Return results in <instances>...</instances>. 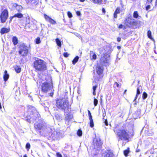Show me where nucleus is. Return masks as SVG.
<instances>
[{"label": "nucleus", "mask_w": 157, "mask_h": 157, "mask_svg": "<svg viewBox=\"0 0 157 157\" xmlns=\"http://www.w3.org/2000/svg\"><path fill=\"white\" fill-rule=\"evenodd\" d=\"M69 105V102L64 99L56 100V108L60 110L63 111L65 113H67L70 110Z\"/></svg>", "instance_id": "1"}, {"label": "nucleus", "mask_w": 157, "mask_h": 157, "mask_svg": "<svg viewBox=\"0 0 157 157\" xmlns=\"http://www.w3.org/2000/svg\"><path fill=\"white\" fill-rule=\"evenodd\" d=\"M114 131L117 136L118 141L122 140H128L129 135L126 130L124 128H116Z\"/></svg>", "instance_id": "2"}, {"label": "nucleus", "mask_w": 157, "mask_h": 157, "mask_svg": "<svg viewBox=\"0 0 157 157\" xmlns=\"http://www.w3.org/2000/svg\"><path fill=\"white\" fill-rule=\"evenodd\" d=\"M33 67L37 71H44L46 69V63L43 60L36 58L33 62Z\"/></svg>", "instance_id": "3"}, {"label": "nucleus", "mask_w": 157, "mask_h": 157, "mask_svg": "<svg viewBox=\"0 0 157 157\" xmlns=\"http://www.w3.org/2000/svg\"><path fill=\"white\" fill-rule=\"evenodd\" d=\"M28 112L31 113H32L31 117L30 118L29 120L31 118L36 120L37 118H39L40 116L39 113L35 109V107L32 106H29Z\"/></svg>", "instance_id": "4"}, {"label": "nucleus", "mask_w": 157, "mask_h": 157, "mask_svg": "<svg viewBox=\"0 0 157 157\" xmlns=\"http://www.w3.org/2000/svg\"><path fill=\"white\" fill-rule=\"evenodd\" d=\"M28 47L24 43L21 44L20 46L19 53L22 56H26L28 52Z\"/></svg>", "instance_id": "5"}, {"label": "nucleus", "mask_w": 157, "mask_h": 157, "mask_svg": "<svg viewBox=\"0 0 157 157\" xmlns=\"http://www.w3.org/2000/svg\"><path fill=\"white\" fill-rule=\"evenodd\" d=\"M109 56L107 53H105L101 55L100 59V63L102 65L107 66L109 63Z\"/></svg>", "instance_id": "6"}, {"label": "nucleus", "mask_w": 157, "mask_h": 157, "mask_svg": "<svg viewBox=\"0 0 157 157\" xmlns=\"http://www.w3.org/2000/svg\"><path fill=\"white\" fill-rule=\"evenodd\" d=\"M8 17V12L7 10H4L2 12L0 15V18L2 23H4Z\"/></svg>", "instance_id": "7"}, {"label": "nucleus", "mask_w": 157, "mask_h": 157, "mask_svg": "<svg viewBox=\"0 0 157 157\" xmlns=\"http://www.w3.org/2000/svg\"><path fill=\"white\" fill-rule=\"evenodd\" d=\"M51 84L47 82L44 83L42 86V90L45 93L47 92L51 88Z\"/></svg>", "instance_id": "8"}, {"label": "nucleus", "mask_w": 157, "mask_h": 157, "mask_svg": "<svg viewBox=\"0 0 157 157\" xmlns=\"http://www.w3.org/2000/svg\"><path fill=\"white\" fill-rule=\"evenodd\" d=\"M64 115L65 116V120L66 124H69V121L72 118L73 115L72 114H69V112L67 113H64Z\"/></svg>", "instance_id": "9"}, {"label": "nucleus", "mask_w": 157, "mask_h": 157, "mask_svg": "<svg viewBox=\"0 0 157 157\" xmlns=\"http://www.w3.org/2000/svg\"><path fill=\"white\" fill-rule=\"evenodd\" d=\"M60 134V133L59 132H57V131H54L52 132L50 137L52 138L53 140H55L56 139H58L59 138V136Z\"/></svg>", "instance_id": "10"}, {"label": "nucleus", "mask_w": 157, "mask_h": 157, "mask_svg": "<svg viewBox=\"0 0 157 157\" xmlns=\"http://www.w3.org/2000/svg\"><path fill=\"white\" fill-rule=\"evenodd\" d=\"M103 65L101 64L97 65V66L96 68V71L98 75H100L102 74L103 72Z\"/></svg>", "instance_id": "11"}, {"label": "nucleus", "mask_w": 157, "mask_h": 157, "mask_svg": "<svg viewBox=\"0 0 157 157\" xmlns=\"http://www.w3.org/2000/svg\"><path fill=\"white\" fill-rule=\"evenodd\" d=\"M129 24L130 25H135L136 22L134 21V20L132 19V17H129L126 19V23Z\"/></svg>", "instance_id": "12"}, {"label": "nucleus", "mask_w": 157, "mask_h": 157, "mask_svg": "<svg viewBox=\"0 0 157 157\" xmlns=\"http://www.w3.org/2000/svg\"><path fill=\"white\" fill-rule=\"evenodd\" d=\"M44 18L46 21L49 22L50 23L52 24H56V22L55 21L50 18L49 16L46 15L45 14H44Z\"/></svg>", "instance_id": "13"}, {"label": "nucleus", "mask_w": 157, "mask_h": 157, "mask_svg": "<svg viewBox=\"0 0 157 157\" xmlns=\"http://www.w3.org/2000/svg\"><path fill=\"white\" fill-rule=\"evenodd\" d=\"M91 1L94 3L98 5H101L106 3L105 0H91Z\"/></svg>", "instance_id": "14"}, {"label": "nucleus", "mask_w": 157, "mask_h": 157, "mask_svg": "<svg viewBox=\"0 0 157 157\" xmlns=\"http://www.w3.org/2000/svg\"><path fill=\"white\" fill-rule=\"evenodd\" d=\"M35 128L38 130H41L43 127V124L42 123H35L34 125Z\"/></svg>", "instance_id": "15"}, {"label": "nucleus", "mask_w": 157, "mask_h": 157, "mask_svg": "<svg viewBox=\"0 0 157 157\" xmlns=\"http://www.w3.org/2000/svg\"><path fill=\"white\" fill-rule=\"evenodd\" d=\"M10 30V29L9 28H3L1 29L0 33L1 34H3L9 32Z\"/></svg>", "instance_id": "16"}, {"label": "nucleus", "mask_w": 157, "mask_h": 157, "mask_svg": "<svg viewBox=\"0 0 157 157\" xmlns=\"http://www.w3.org/2000/svg\"><path fill=\"white\" fill-rule=\"evenodd\" d=\"M24 19H25V21H23V22H22V23L26 24H29L30 23V17L27 14L26 15L25 17L24 18Z\"/></svg>", "instance_id": "17"}, {"label": "nucleus", "mask_w": 157, "mask_h": 157, "mask_svg": "<svg viewBox=\"0 0 157 157\" xmlns=\"http://www.w3.org/2000/svg\"><path fill=\"white\" fill-rule=\"evenodd\" d=\"M104 157H114V155L113 153L108 151L104 153Z\"/></svg>", "instance_id": "18"}, {"label": "nucleus", "mask_w": 157, "mask_h": 157, "mask_svg": "<svg viewBox=\"0 0 157 157\" xmlns=\"http://www.w3.org/2000/svg\"><path fill=\"white\" fill-rule=\"evenodd\" d=\"M9 75L7 73V71L5 70L4 72V75L3 76V78L5 81H6L9 78Z\"/></svg>", "instance_id": "19"}, {"label": "nucleus", "mask_w": 157, "mask_h": 157, "mask_svg": "<svg viewBox=\"0 0 157 157\" xmlns=\"http://www.w3.org/2000/svg\"><path fill=\"white\" fill-rule=\"evenodd\" d=\"M16 6L17 10L18 11V12H21L23 8L21 6L15 4L14 5Z\"/></svg>", "instance_id": "20"}, {"label": "nucleus", "mask_w": 157, "mask_h": 157, "mask_svg": "<svg viewBox=\"0 0 157 157\" xmlns=\"http://www.w3.org/2000/svg\"><path fill=\"white\" fill-rule=\"evenodd\" d=\"M12 42L14 45H16L18 43V39L17 37L14 36L13 37Z\"/></svg>", "instance_id": "21"}, {"label": "nucleus", "mask_w": 157, "mask_h": 157, "mask_svg": "<svg viewBox=\"0 0 157 157\" xmlns=\"http://www.w3.org/2000/svg\"><path fill=\"white\" fill-rule=\"evenodd\" d=\"M120 12V9L119 7L117 8L114 14V17L116 18L117 17V14L119 13Z\"/></svg>", "instance_id": "22"}, {"label": "nucleus", "mask_w": 157, "mask_h": 157, "mask_svg": "<svg viewBox=\"0 0 157 157\" xmlns=\"http://www.w3.org/2000/svg\"><path fill=\"white\" fill-rule=\"evenodd\" d=\"M140 88H141V87H138L136 91V94L135 97V99L134 100V101H135L136 99L138 97V95L140 94Z\"/></svg>", "instance_id": "23"}, {"label": "nucleus", "mask_w": 157, "mask_h": 157, "mask_svg": "<svg viewBox=\"0 0 157 157\" xmlns=\"http://www.w3.org/2000/svg\"><path fill=\"white\" fill-rule=\"evenodd\" d=\"M14 17H17L18 18H21L23 17V15L20 13V12H18V13H15L14 15Z\"/></svg>", "instance_id": "24"}, {"label": "nucleus", "mask_w": 157, "mask_h": 157, "mask_svg": "<svg viewBox=\"0 0 157 157\" xmlns=\"http://www.w3.org/2000/svg\"><path fill=\"white\" fill-rule=\"evenodd\" d=\"M26 2L28 3H31L32 4L36 5L37 4V2L36 0H27Z\"/></svg>", "instance_id": "25"}, {"label": "nucleus", "mask_w": 157, "mask_h": 157, "mask_svg": "<svg viewBox=\"0 0 157 157\" xmlns=\"http://www.w3.org/2000/svg\"><path fill=\"white\" fill-rule=\"evenodd\" d=\"M90 57H92V59H96L97 58L96 55L92 51H90Z\"/></svg>", "instance_id": "26"}, {"label": "nucleus", "mask_w": 157, "mask_h": 157, "mask_svg": "<svg viewBox=\"0 0 157 157\" xmlns=\"http://www.w3.org/2000/svg\"><path fill=\"white\" fill-rule=\"evenodd\" d=\"M56 41L57 45L60 47H61V43L60 40L58 38H56Z\"/></svg>", "instance_id": "27"}, {"label": "nucleus", "mask_w": 157, "mask_h": 157, "mask_svg": "<svg viewBox=\"0 0 157 157\" xmlns=\"http://www.w3.org/2000/svg\"><path fill=\"white\" fill-rule=\"evenodd\" d=\"M79 59V57L78 56H76L72 61V63L73 64H75L78 61Z\"/></svg>", "instance_id": "28"}, {"label": "nucleus", "mask_w": 157, "mask_h": 157, "mask_svg": "<svg viewBox=\"0 0 157 157\" xmlns=\"http://www.w3.org/2000/svg\"><path fill=\"white\" fill-rule=\"evenodd\" d=\"M15 71L17 73H19L21 71V68L18 66H17L16 67H15Z\"/></svg>", "instance_id": "29"}, {"label": "nucleus", "mask_w": 157, "mask_h": 157, "mask_svg": "<svg viewBox=\"0 0 157 157\" xmlns=\"http://www.w3.org/2000/svg\"><path fill=\"white\" fill-rule=\"evenodd\" d=\"M135 114L137 117H139V115L140 114V109H137L135 112Z\"/></svg>", "instance_id": "30"}, {"label": "nucleus", "mask_w": 157, "mask_h": 157, "mask_svg": "<svg viewBox=\"0 0 157 157\" xmlns=\"http://www.w3.org/2000/svg\"><path fill=\"white\" fill-rule=\"evenodd\" d=\"M147 36L150 39L152 40V38L151 36V33L150 31H147Z\"/></svg>", "instance_id": "31"}, {"label": "nucleus", "mask_w": 157, "mask_h": 157, "mask_svg": "<svg viewBox=\"0 0 157 157\" xmlns=\"http://www.w3.org/2000/svg\"><path fill=\"white\" fill-rule=\"evenodd\" d=\"M133 16L134 18H137L139 16L138 12L136 11H134L133 13Z\"/></svg>", "instance_id": "32"}, {"label": "nucleus", "mask_w": 157, "mask_h": 157, "mask_svg": "<svg viewBox=\"0 0 157 157\" xmlns=\"http://www.w3.org/2000/svg\"><path fill=\"white\" fill-rule=\"evenodd\" d=\"M147 96V94L145 92H144L143 94L142 98L143 99H145Z\"/></svg>", "instance_id": "33"}, {"label": "nucleus", "mask_w": 157, "mask_h": 157, "mask_svg": "<svg viewBox=\"0 0 157 157\" xmlns=\"http://www.w3.org/2000/svg\"><path fill=\"white\" fill-rule=\"evenodd\" d=\"M98 86L97 85H96L94 86H93V94L94 95H95L96 94V93H95V90L97 87Z\"/></svg>", "instance_id": "34"}, {"label": "nucleus", "mask_w": 157, "mask_h": 157, "mask_svg": "<svg viewBox=\"0 0 157 157\" xmlns=\"http://www.w3.org/2000/svg\"><path fill=\"white\" fill-rule=\"evenodd\" d=\"M77 134L78 136H82V132L81 130H78L77 132Z\"/></svg>", "instance_id": "35"}, {"label": "nucleus", "mask_w": 157, "mask_h": 157, "mask_svg": "<svg viewBox=\"0 0 157 157\" xmlns=\"http://www.w3.org/2000/svg\"><path fill=\"white\" fill-rule=\"evenodd\" d=\"M42 104L44 107H47L48 105V102L46 101H44Z\"/></svg>", "instance_id": "36"}, {"label": "nucleus", "mask_w": 157, "mask_h": 157, "mask_svg": "<svg viewBox=\"0 0 157 157\" xmlns=\"http://www.w3.org/2000/svg\"><path fill=\"white\" fill-rule=\"evenodd\" d=\"M129 152V150L128 149L125 150L124 151V153L125 156H127Z\"/></svg>", "instance_id": "37"}, {"label": "nucleus", "mask_w": 157, "mask_h": 157, "mask_svg": "<svg viewBox=\"0 0 157 157\" xmlns=\"http://www.w3.org/2000/svg\"><path fill=\"white\" fill-rule=\"evenodd\" d=\"M98 103V100L94 98V106H95L97 105Z\"/></svg>", "instance_id": "38"}, {"label": "nucleus", "mask_w": 157, "mask_h": 157, "mask_svg": "<svg viewBox=\"0 0 157 157\" xmlns=\"http://www.w3.org/2000/svg\"><path fill=\"white\" fill-rule=\"evenodd\" d=\"M94 126V123L93 122V120H90V126L91 128H92Z\"/></svg>", "instance_id": "39"}, {"label": "nucleus", "mask_w": 157, "mask_h": 157, "mask_svg": "<svg viewBox=\"0 0 157 157\" xmlns=\"http://www.w3.org/2000/svg\"><path fill=\"white\" fill-rule=\"evenodd\" d=\"M40 39L39 37H37L36 40V43L37 44H38L40 43Z\"/></svg>", "instance_id": "40"}, {"label": "nucleus", "mask_w": 157, "mask_h": 157, "mask_svg": "<svg viewBox=\"0 0 157 157\" xmlns=\"http://www.w3.org/2000/svg\"><path fill=\"white\" fill-rule=\"evenodd\" d=\"M30 145L29 143H27L26 145V148L28 150H29L30 148Z\"/></svg>", "instance_id": "41"}, {"label": "nucleus", "mask_w": 157, "mask_h": 157, "mask_svg": "<svg viewBox=\"0 0 157 157\" xmlns=\"http://www.w3.org/2000/svg\"><path fill=\"white\" fill-rule=\"evenodd\" d=\"M30 113V116H29V117H30L29 118H28V119L27 120L28 121V122H30V121H32L33 120H35L34 119H32V118H31V119L29 120V119H30V118L31 117V115L32 114V113H30V112H28V113Z\"/></svg>", "instance_id": "42"}, {"label": "nucleus", "mask_w": 157, "mask_h": 157, "mask_svg": "<svg viewBox=\"0 0 157 157\" xmlns=\"http://www.w3.org/2000/svg\"><path fill=\"white\" fill-rule=\"evenodd\" d=\"M67 15L69 18H71L72 17V14L70 12H68Z\"/></svg>", "instance_id": "43"}, {"label": "nucleus", "mask_w": 157, "mask_h": 157, "mask_svg": "<svg viewBox=\"0 0 157 157\" xmlns=\"http://www.w3.org/2000/svg\"><path fill=\"white\" fill-rule=\"evenodd\" d=\"M56 156L57 157H62L61 154L59 152H57L56 153Z\"/></svg>", "instance_id": "44"}, {"label": "nucleus", "mask_w": 157, "mask_h": 157, "mask_svg": "<svg viewBox=\"0 0 157 157\" xmlns=\"http://www.w3.org/2000/svg\"><path fill=\"white\" fill-rule=\"evenodd\" d=\"M150 8V6L149 5H147L146 7V9L147 10H148Z\"/></svg>", "instance_id": "45"}, {"label": "nucleus", "mask_w": 157, "mask_h": 157, "mask_svg": "<svg viewBox=\"0 0 157 157\" xmlns=\"http://www.w3.org/2000/svg\"><path fill=\"white\" fill-rule=\"evenodd\" d=\"M64 56L65 57H67L68 56V54L67 52H65L63 54Z\"/></svg>", "instance_id": "46"}, {"label": "nucleus", "mask_w": 157, "mask_h": 157, "mask_svg": "<svg viewBox=\"0 0 157 157\" xmlns=\"http://www.w3.org/2000/svg\"><path fill=\"white\" fill-rule=\"evenodd\" d=\"M116 86L117 87H119V85L118 84V83L117 82H115L114 84V86Z\"/></svg>", "instance_id": "47"}, {"label": "nucleus", "mask_w": 157, "mask_h": 157, "mask_svg": "<svg viewBox=\"0 0 157 157\" xmlns=\"http://www.w3.org/2000/svg\"><path fill=\"white\" fill-rule=\"evenodd\" d=\"M14 17H14V15L13 16H12V17H10V22H11L12 20H13V19L14 18Z\"/></svg>", "instance_id": "48"}, {"label": "nucleus", "mask_w": 157, "mask_h": 157, "mask_svg": "<svg viewBox=\"0 0 157 157\" xmlns=\"http://www.w3.org/2000/svg\"><path fill=\"white\" fill-rule=\"evenodd\" d=\"M152 1V0H147V4H149L151 3Z\"/></svg>", "instance_id": "49"}, {"label": "nucleus", "mask_w": 157, "mask_h": 157, "mask_svg": "<svg viewBox=\"0 0 157 157\" xmlns=\"http://www.w3.org/2000/svg\"><path fill=\"white\" fill-rule=\"evenodd\" d=\"M76 14L78 16H80L81 13L80 11H77L76 12Z\"/></svg>", "instance_id": "50"}, {"label": "nucleus", "mask_w": 157, "mask_h": 157, "mask_svg": "<svg viewBox=\"0 0 157 157\" xmlns=\"http://www.w3.org/2000/svg\"><path fill=\"white\" fill-rule=\"evenodd\" d=\"M55 117L58 119H59L60 118V117H59V115L58 114L56 115H55Z\"/></svg>", "instance_id": "51"}, {"label": "nucleus", "mask_w": 157, "mask_h": 157, "mask_svg": "<svg viewBox=\"0 0 157 157\" xmlns=\"http://www.w3.org/2000/svg\"><path fill=\"white\" fill-rule=\"evenodd\" d=\"M123 25H122V24H121L119 25V28L120 29H122L123 28Z\"/></svg>", "instance_id": "52"}, {"label": "nucleus", "mask_w": 157, "mask_h": 157, "mask_svg": "<svg viewBox=\"0 0 157 157\" xmlns=\"http://www.w3.org/2000/svg\"><path fill=\"white\" fill-rule=\"evenodd\" d=\"M88 114L89 116L91 115V113L90 111L89 110H88Z\"/></svg>", "instance_id": "53"}, {"label": "nucleus", "mask_w": 157, "mask_h": 157, "mask_svg": "<svg viewBox=\"0 0 157 157\" xmlns=\"http://www.w3.org/2000/svg\"><path fill=\"white\" fill-rule=\"evenodd\" d=\"M102 11L103 13H105V9L104 8L102 9Z\"/></svg>", "instance_id": "54"}, {"label": "nucleus", "mask_w": 157, "mask_h": 157, "mask_svg": "<svg viewBox=\"0 0 157 157\" xmlns=\"http://www.w3.org/2000/svg\"><path fill=\"white\" fill-rule=\"evenodd\" d=\"M89 117L90 120H93L92 115L89 116Z\"/></svg>", "instance_id": "55"}, {"label": "nucleus", "mask_w": 157, "mask_h": 157, "mask_svg": "<svg viewBox=\"0 0 157 157\" xmlns=\"http://www.w3.org/2000/svg\"><path fill=\"white\" fill-rule=\"evenodd\" d=\"M121 40V38L120 37H118L117 38V41L118 42H120Z\"/></svg>", "instance_id": "56"}, {"label": "nucleus", "mask_w": 157, "mask_h": 157, "mask_svg": "<svg viewBox=\"0 0 157 157\" xmlns=\"http://www.w3.org/2000/svg\"><path fill=\"white\" fill-rule=\"evenodd\" d=\"M155 4L156 6H157V0H156Z\"/></svg>", "instance_id": "57"}, {"label": "nucleus", "mask_w": 157, "mask_h": 157, "mask_svg": "<svg viewBox=\"0 0 157 157\" xmlns=\"http://www.w3.org/2000/svg\"><path fill=\"white\" fill-rule=\"evenodd\" d=\"M140 151V150L139 149H137V150H136V152H139Z\"/></svg>", "instance_id": "58"}, {"label": "nucleus", "mask_w": 157, "mask_h": 157, "mask_svg": "<svg viewBox=\"0 0 157 157\" xmlns=\"http://www.w3.org/2000/svg\"><path fill=\"white\" fill-rule=\"evenodd\" d=\"M85 0H80V1L82 2H83L85 1Z\"/></svg>", "instance_id": "59"}, {"label": "nucleus", "mask_w": 157, "mask_h": 157, "mask_svg": "<svg viewBox=\"0 0 157 157\" xmlns=\"http://www.w3.org/2000/svg\"><path fill=\"white\" fill-rule=\"evenodd\" d=\"M32 21H35V20L34 19H32Z\"/></svg>", "instance_id": "60"}, {"label": "nucleus", "mask_w": 157, "mask_h": 157, "mask_svg": "<svg viewBox=\"0 0 157 157\" xmlns=\"http://www.w3.org/2000/svg\"><path fill=\"white\" fill-rule=\"evenodd\" d=\"M24 157H27V156L26 155H25L24 156Z\"/></svg>", "instance_id": "61"}, {"label": "nucleus", "mask_w": 157, "mask_h": 157, "mask_svg": "<svg viewBox=\"0 0 157 157\" xmlns=\"http://www.w3.org/2000/svg\"><path fill=\"white\" fill-rule=\"evenodd\" d=\"M126 91H127V90H125L124 91V93H125L126 92Z\"/></svg>", "instance_id": "62"}, {"label": "nucleus", "mask_w": 157, "mask_h": 157, "mask_svg": "<svg viewBox=\"0 0 157 157\" xmlns=\"http://www.w3.org/2000/svg\"><path fill=\"white\" fill-rule=\"evenodd\" d=\"M117 47L118 48H119L120 47L118 46Z\"/></svg>", "instance_id": "63"}, {"label": "nucleus", "mask_w": 157, "mask_h": 157, "mask_svg": "<svg viewBox=\"0 0 157 157\" xmlns=\"http://www.w3.org/2000/svg\"><path fill=\"white\" fill-rule=\"evenodd\" d=\"M117 47L118 48H119L120 47L118 46Z\"/></svg>", "instance_id": "64"}]
</instances>
